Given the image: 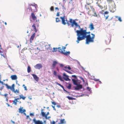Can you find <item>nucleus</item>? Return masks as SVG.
I'll return each instance as SVG.
<instances>
[{"instance_id":"62","label":"nucleus","mask_w":124,"mask_h":124,"mask_svg":"<svg viewBox=\"0 0 124 124\" xmlns=\"http://www.w3.org/2000/svg\"><path fill=\"white\" fill-rule=\"evenodd\" d=\"M11 122L13 123V124H15V122L14 121H12V120H11Z\"/></svg>"},{"instance_id":"43","label":"nucleus","mask_w":124,"mask_h":124,"mask_svg":"<svg viewBox=\"0 0 124 124\" xmlns=\"http://www.w3.org/2000/svg\"><path fill=\"white\" fill-rule=\"evenodd\" d=\"M107 39H106L105 40V41L106 42V43H108V42L109 43L110 42V39H108L107 40Z\"/></svg>"},{"instance_id":"61","label":"nucleus","mask_w":124,"mask_h":124,"mask_svg":"<svg viewBox=\"0 0 124 124\" xmlns=\"http://www.w3.org/2000/svg\"><path fill=\"white\" fill-rule=\"evenodd\" d=\"M57 107H58V108H60L61 107L60 106V105H58L57 106Z\"/></svg>"},{"instance_id":"48","label":"nucleus","mask_w":124,"mask_h":124,"mask_svg":"<svg viewBox=\"0 0 124 124\" xmlns=\"http://www.w3.org/2000/svg\"><path fill=\"white\" fill-rule=\"evenodd\" d=\"M89 7L90 8L91 10L93 9H94L93 8V6H89Z\"/></svg>"},{"instance_id":"17","label":"nucleus","mask_w":124,"mask_h":124,"mask_svg":"<svg viewBox=\"0 0 124 124\" xmlns=\"http://www.w3.org/2000/svg\"><path fill=\"white\" fill-rule=\"evenodd\" d=\"M89 27L90 28V30H92L94 29L93 25L92 23H90V25H89Z\"/></svg>"},{"instance_id":"3","label":"nucleus","mask_w":124,"mask_h":124,"mask_svg":"<svg viewBox=\"0 0 124 124\" xmlns=\"http://www.w3.org/2000/svg\"><path fill=\"white\" fill-rule=\"evenodd\" d=\"M91 34L92 35L91 36L90 34L87 35L85 37L86 38V43L87 44H89L90 42H94V39L95 37V35L93 33H91Z\"/></svg>"},{"instance_id":"16","label":"nucleus","mask_w":124,"mask_h":124,"mask_svg":"<svg viewBox=\"0 0 124 124\" xmlns=\"http://www.w3.org/2000/svg\"><path fill=\"white\" fill-rule=\"evenodd\" d=\"M109 13L108 11H107L105 12L104 13V15L106 19H107L108 18L109 16L108 14Z\"/></svg>"},{"instance_id":"10","label":"nucleus","mask_w":124,"mask_h":124,"mask_svg":"<svg viewBox=\"0 0 124 124\" xmlns=\"http://www.w3.org/2000/svg\"><path fill=\"white\" fill-rule=\"evenodd\" d=\"M5 85L6 86L7 88L8 89H10L12 91L13 89H14V87H15V85L14 84H13L12 85L11 87L9 86L7 84H5Z\"/></svg>"},{"instance_id":"2","label":"nucleus","mask_w":124,"mask_h":124,"mask_svg":"<svg viewBox=\"0 0 124 124\" xmlns=\"http://www.w3.org/2000/svg\"><path fill=\"white\" fill-rule=\"evenodd\" d=\"M65 16H64L63 17H61L60 18L61 19L62 23L64 25H65L67 23L68 26L70 25L71 23V26L73 27L74 25L75 26V28L78 27L79 28H80V26L77 23H76L75 20H72V19H70L69 21L68 22L67 18H65Z\"/></svg>"},{"instance_id":"31","label":"nucleus","mask_w":124,"mask_h":124,"mask_svg":"<svg viewBox=\"0 0 124 124\" xmlns=\"http://www.w3.org/2000/svg\"><path fill=\"white\" fill-rule=\"evenodd\" d=\"M113 8H112V9L111 10V11L112 12H114L116 10V6L115 5H113Z\"/></svg>"},{"instance_id":"38","label":"nucleus","mask_w":124,"mask_h":124,"mask_svg":"<svg viewBox=\"0 0 124 124\" xmlns=\"http://www.w3.org/2000/svg\"><path fill=\"white\" fill-rule=\"evenodd\" d=\"M60 21V20H59L58 17H56V22H58Z\"/></svg>"},{"instance_id":"13","label":"nucleus","mask_w":124,"mask_h":124,"mask_svg":"<svg viewBox=\"0 0 124 124\" xmlns=\"http://www.w3.org/2000/svg\"><path fill=\"white\" fill-rule=\"evenodd\" d=\"M77 86L75 87V89L76 90H78L82 88V86L81 85H76Z\"/></svg>"},{"instance_id":"14","label":"nucleus","mask_w":124,"mask_h":124,"mask_svg":"<svg viewBox=\"0 0 124 124\" xmlns=\"http://www.w3.org/2000/svg\"><path fill=\"white\" fill-rule=\"evenodd\" d=\"M32 75L33 76L34 79L37 82H38L39 81V78L37 76L34 74H32Z\"/></svg>"},{"instance_id":"27","label":"nucleus","mask_w":124,"mask_h":124,"mask_svg":"<svg viewBox=\"0 0 124 124\" xmlns=\"http://www.w3.org/2000/svg\"><path fill=\"white\" fill-rule=\"evenodd\" d=\"M32 27L34 29V31L35 32H36L37 31V30L36 29V27L35 26V23H33V25L32 26Z\"/></svg>"},{"instance_id":"20","label":"nucleus","mask_w":124,"mask_h":124,"mask_svg":"<svg viewBox=\"0 0 124 124\" xmlns=\"http://www.w3.org/2000/svg\"><path fill=\"white\" fill-rule=\"evenodd\" d=\"M12 92H14L15 93L17 94L16 93H19V89H16L15 90V87H14V89H13L12 91Z\"/></svg>"},{"instance_id":"30","label":"nucleus","mask_w":124,"mask_h":124,"mask_svg":"<svg viewBox=\"0 0 124 124\" xmlns=\"http://www.w3.org/2000/svg\"><path fill=\"white\" fill-rule=\"evenodd\" d=\"M89 5L87 4L85 5V7L87 11H88L89 10Z\"/></svg>"},{"instance_id":"56","label":"nucleus","mask_w":124,"mask_h":124,"mask_svg":"<svg viewBox=\"0 0 124 124\" xmlns=\"http://www.w3.org/2000/svg\"><path fill=\"white\" fill-rule=\"evenodd\" d=\"M52 106L53 108L54 109V110H55V111H56V109H55V107L54 106H53V105H52Z\"/></svg>"},{"instance_id":"35","label":"nucleus","mask_w":124,"mask_h":124,"mask_svg":"<svg viewBox=\"0 0 124 124\" xmlns=\"http://www.w3.org/2000/svg\"><path fill=\"white\" fill-rule=\"evenodd\" d=\"M68 85V86L67 87L68 89H70L71 87V84H70L69 83Z\"/></svg>"},{"instance_id":"46","label":"nucleus","mask_w":124,"mask_h":124,"mask_svg":"<svg viewBox=\"0 0 124 124\" xmlns=\"http://www.w3.org/2000/svg\"><path fill=\"white\" fill-rule=\"evenodd\" d=\"M53 74L54 75H55V76H56L57 75L56 72L55 71H54Z\"/></svg>"},{"instance_id":"51","label":"nucleus","mask_w":124,"mask_h":124,"mask_svg":"<svg viewBox=\"0 0 124 124\" xmlns=\"http://www.w3.org/2000/svg\"><path fill=\"white\" fill-rule=\"evenodd\" d=\"M30 115L31 116H34L33 113H31L30 114Z\"/></svg>"},{"instance_id":"53","label":"nucleus","mask_w":124,"mask_h":124,"mask_svg":"<svg viewBox=\"0 0 124 124\" xmlns=\"http://www.w3.org/2000/svg\"><path fill=\"white\" fill-rule=\"evenodd\" d=\"M4 86L3 85L1 87H0V90H2L4 88Z\"/></svg>"},{"instance_id":"55","label":"nucleus","mask_w":124,"mask_h":124,"mask_svg":"<svg viewBox=\"0 0 124 124\" xmlns=\"http://www.w3.org/2000/svg\"><path fill=\"white\" fill-rule=\"evenodd\" d=\"M52 104L54 105H56V103H55V102H52Z\"/></svg>"},{"instance_id":"26","label":"nucleus","mask_w":124,"mask_h":124,"mask_svg":"<svg viewBox=\"0 0 124 124\" xmlns=\"http://www.w3.org/2000/svg\"><path fill=\"white\" fill-rule=\"evenodd\" d=\"M96 5L97 6H98L101 9L103 8V7L100 4L98 3L97 2L96 3Z\"/></svg>"},{"instance_id":"12","label":"nucleus","mask_w":124,"mask_h":124,"mask_svg":"<svg viewBox=\"0 0 124 124\" xmlns=\"http://www.w3.org/2000/svg\"><path fill=\"white\" fill-rule=\"evenodd\" d=\"M26 110L25 109H23V107H20V108L19 109V113H21L22 114Z\"/></svg>"},{"instance_id":"29","label":"nucleus","mask_w":124,"mask_h":124,"mask_svg":"<svg viewBox=\"0 0 124 124\" xmlns=\"http://www.w3.org/2000/svg\"><path fill=\"white\" fill-rule=\"evenodd\" d=\"M58 85H59L60 86H61V87H62L63 88V90L64 91L66 92L67 93H70L69 92H68L66 90H65L63 86H62V85L61 84H59Z\"/></svg>"},{"instance_id":"24","label":"nucleus","mask_w":124,"mask_h":124,"mask_svg":"<svg viewBox=\"0 0 124 124\" xmlns=\"http://www.w3.org/2000/svg\"><path fill=\"white\" fill-rule=\"evenodd\" d=\"M18 98H17L14 100V101H13V103H14L15 105H16L17 104V102L18 101L17 100H18Z\"/></svg>"},{"instance_id":"34","label":"nucleus","mask_w":124,"mask_h":124,"mask_svg":"<svg viewBox=\"0 0 124 124\" xmlns=\"http://www.w3.org/2000/svg\"><path fill=\"white\" fill-rule=\"evenodd\" d=\"M31 71V68L30 67L28 66L27 68V72L28 73H30Z\"/></svg>"},{"instance_id":"9","label":"nucleus","mask_w":124,"mask_h":124,"mask_svg":"<svg viewBox=\"0 0 124 124\" xmlns=\"http://www.w3.org/2000/svg\"><path fill=\"white\" fill-rule=\"evenodd\" d=\"M31 19L33 20H36V22H37V17L35 14L33 13H32L31 15Z\"/></svg>"},{"instance_id":"19","label":"nucleus","mask_w":124,"mask_h":124,"mask_svg":"<svg viewBox=\"0 0 124 124\" xmlns=\"http://www.w3.org/2000/svg\"><path fill=\"white\" fill-rule=\"evenodd\" d=\"M19 96L20 97L19 98H18L19 100L22 99L23 100H24L26 98V97L25 96H24L22 94L21 95H20Z\"/></svg>"},{"instance_id":"23","label":"nucleus","mask_w":124,"mask_h":124,"mask_svg":"<svg viewBox=\"0 0 124 124\" xmlns=\"http://www.w3.org/2000/svg\"><path fill=\"white\" fill-rule=\"evenodd\" d=\"M93 2V0H86V3L87 4L90 5Z\"/></svg>"},{"instance_id":"33","label":"nucleus","mask_w":124,"mask_h":124,"mask_svg":"<svg viewBox=\"0 0 124 124\" xmlns=\"http://www.w3.org/2000/svg\"><path fill=\"white\" fill-rule=\"evenodd\" d=\"M58 79L61 81H63V80H62V78L61 75H58Z\"/></svg>"},{"instance_id":"5","label":"nucleus","mask_w":124,"mask_h":124,"mask_svg":"<svg viewBox=\"0 0 124 124\" xmlns=\"http://www.w3.org/2000/svg\"><path fill=\"white\" fill-rule=\"evenodd\" d=\"M65 47L62 46V49L61 47H59L57 48V49L58 50V51L61 53L65 55H67L70 54L69 51L65 52V49H66Z\"/></svg>"},{"instance_id":"18","label":"nucleus","mask_w":124,"mask_h":124,"mask_svg":"<svg viewBox=\"0 0 124 124\" xmlns=\"http://www.w3.org/2000/svg\"><path fill=\"white\" fill-rule=\"evenodd\" d=\"M35 35V33H33V34L31 36V37L30 41L31 42L32 41L33 39L34 38Z\"/></svg>"},{"instance_id":"32","label":"nucleus","mask_w":124,"mask_h":124,"mask_svg":"<svg viewBox=\"0 0 124 124\" xmlns=\"http://www.w3.org/2000/svg\"><path fill=\"white\" fill-rule=\"evenodd\" d=\"M66 97L68 98L69 100H75V99L74 98L70 97L69 96H67Z\"/></svg>"},{"instance_id":"28","label":"nucleus","mask_w":124,"mask_h":124,"mask_svg":"<svg viewBox=\"0 0 124 124\" xmlns=\"http://www.w3.org/2000/svg\"><path fill=\"white\" fill-rule=\"evenodd\" d=\"M0 55L6 59L7 58V56L5 53H0Z\"/></svg>"},{"instance_id":"60","label":"nucleus","mask_w":124,"mask_h":124,"mask_svg":"<svg viewBox=\"0 0 124 124\" xmlns=\"http://www.w3.org/2000/svg\"><path fill=\"white\" fill-rule=\"evenodd\" d=\"M49 114V112H47L46 114V116H47Z\"/></svg>"},{"instance_id":"41","label":"nucleus","mask_w":124,"mask_h":124,"mask_svg":"<svg viewBox=\"0 0 124 124\" xmlns=\"http://www.w3.org/2000/svg\"><path fill=\"white\" fill-rule=\"evenodd\" d=\"M23 87L24 88V90H27V87L26 86H25V85L24 84L23 85Z\"/></svg>"},{"instance_id":"49","label":"nucleus","mask_w":124,"mask_h":124,"mask_svg":"<svg viewBox=\"0 0 124 124\" xmlns=\"http://www.w3.org/2000/svg\"><path fill=\"white\" fill-rule=\"evenodd\" d=\"M51 118V117L50 116H49L48 117H47V116H46V117H45V118L46 119H49Z\"/></svg>"},{"instance_id":"36","label":"nucleus","mask_w":124,"mask_h":124,"mask_svg":"<svg viewBox=\"0 0 124 124\" xmlns=\"http://www.w3.org/2000/svg\"><path fill=\"white\" fill-rule=\"evenodd\" d=\"M46 46H48V48H47V49H50L51 48V45L50 44H48V45H46L45 46L46 47Z\"/></svg>"},{"instance_id":"64","label":"nucleus","mask_w":124,"mask_h":124,"mask_svg":"<svg viewBox=\"0 0 124 124\" xmlns=\"http://www.w3.org/2000/svg\"><path fill=\"white\" fill-rule=\"evenodd\" d=\"M55 83L56 84H57V85H58L59 84V83H58L57 82H55Z\"/></svg>"},{"instance_id":"39","label":"nucleus","mask_w":124,"mask_h":124,"mask_svg":"<svg viewBox=\"0 0 124 124\" xmlns=\"http://www.w3.org/2000/svg\"><path fill=\"white\" fill-rule=\"evenodd\" d=\"M116 18H118V20L120 22H121L122 21V20L121 19V18L120 17H118L117 16H116Z\"/></svg>"},{"instance_id":"11","label":"nucleus","mask_w":124,"mask_h":124,"mask_svg":"<svg viewBox=\"0 0 124 124\" xmlns=\"http://www.w3.org/2000/svg\"><path fill=\"white\" fill-rule=\"evenodd\" d=\"M35 69H40L42 67V66L41 64L39 63L37 64L34 66Z\"/></svg>"},{"instance_id":"21","label":"nucleus","mask_w":124,"mask_h":124,"mask_svg":"<svg viewBox=\"0 0 124 124\" xmlns=\"http://www.w3.org/2000/svg\"><path fill=\"white\" fill-rule=\"evenodd\" d=\"M58 63V62L56 61H54L53 62V63L52 65V67L53 68H55V66Z\"/></svg>"},{"instance_id":"54","label":"nucleus","mask_w":124,"mask_h":124,"mask_svg":"<svg viewBox=\"0 0 124 124\" xmlns=\"http://www.w3.org/2000/svg\"><path fill=\"white\" fill-rule=\"evenodd\" d=\"M60 12H58L57 13V14H56V16H60Z\"/></svg>"},{"instance_id":"50","label":"nucleus","mask_w":124,"mask_h":124,"mask_svg":"<svg viewBox=\"0 0 124 124\" xmlns=\"http://www.w3.org/2000/svg\"><path fill=\"white\" fill-rule=\"evenodd\" d=\"M59 65L60 67H61L62 68L64 67L63 65L62 64H59Z\"/></svg>"},{"instance_id":"4","label":"nucleus","mask_w":124,"mask_h":124,"mask_svg":"<svg viewBox=\"0 0 124 124\" xmlns=\"http://www.w3.org/2000/svg\"><path fill=\"white\" fill-rule=\"evenodd\" d=\"M88 14L90 16H96L97 18H99L100 17L99 14H97L95 9H93V10H89L88 12Z\"/></svg>"},{"instance_id":"7","label":"nucleus","mask_w":124,"mask_h":124,"mask_svg":"<svg viewBox=\"0 0 124 124\" xmlns=\"http://www.w3.org/2000/svg\"><path fill=\"white\" fill-rule=\"evenodd\" d=\"M33 122L35 124H43L44 123L42 121L40 120H36L35 118L33 119Z\"/></svg>"},{"instance_id":"63","label":"nucleus","mask_w":124,"mask_h":124,"mask_svg":"<svg viewBox=\"0 0 124 124\" xmlns=\"http://www.w3.org/2000/svg\"><path fill=\"white\" fill-rule=\"evenodd\" d=\"M0 83H1L2 85H4L3 82L2 81H1V82Z\"/></svg>"},{"instance_id":"58","label":"nucleus","mask_w":124,"mask_h":124,"mask_svg":"<svg viewBox=\"0 0 124 124\" xmlns=\"http://www.w3.org/2000/svg\"><path fill=\"white\" fill-rule=\"evenodd\" d=\"M67 68L69 70H70L71 69V68L70 66H68L67 67Z\"/></svg>"},{"instance_id":"57","label":"nucleus","mask_w":124,"mask_h":124,"mask_svg":"<svg viewBox=\"0 0 124 124\" xmlns=\"http://www.w3.org/2000/svg\"><path fill=\"white\" fill-rule=\"evenodd\" d=\"M72 76L73 77H74L75 78H77V77L75 75H72Z\"/></svg>"},{"instance_id":"6","label":"nucleus","mask_w":124,"mask_h":124,"mask_svg":"<svg viewBox=\"0 0 124 124\" xmlns=\"http://www.w3.org/2000/svg\"><path fill=\"white\" fill-rule=\"evenodd\" d=\"M30 6H31L30 8H28V9H31V11L32 12H35L37 11V4L34 5H30Z\"/></svg>"},{"instance_id":"42","label":"nucleus","mask_w":124,"mask_h":124,"mask_svg":"<svg viewBox=\"0 0 124 124\" xmlns=\"http://www.w3.org/2000/svg\"><path fill=\"white\" fill-rule=\"evenodd\" d=\"M53 52H56L57 51V50L58 49L57 48H53Z\"/></svg>"},{"instance_id":"37","label":"nucleus","mask_w":124,"mask_h":124,"mask_svg":"<svg viewBox=\"0 0 124 124\" xmlns=\"http://www.w3.org/2000/svg\"><path fill=\"white\" fill-rule=\"evenodd\" d=\"M107 1L108 4L111 3L113 2V1L112 0H107Z\"/></svg>"},{"instance_id":"22","label":"nucleus","mask_w":124,"mask_h":124,"mask_svg":"<svg viewBox=\"0 0 124 124\" xmlns=\"http://www.w3.org/2000/svg\"><path fill=\"white\" fill-rule=\"evenodd\" d=\"M43 109H42L41 110V115L42 116L45 117H46V113L43 112Z\"/></svg>"},{"instance_id":"8","label":"nucleus","mask_w":124,"mask_h":124,"mask_svg":"<svg viewBox=\"0 0 124 124\" xmlns=\"http://www.w3.org/2000/svg\"><path fill=\"white\" fill-rule=\"evenodd\" d=\"M63 78L66 81L70 80L69 78V76L66 75L65 73H63Z\"/></svg>"},{"instance_id":"45","label":"nucleus","mask_w":124,"mask_h":124,"mask_svg":"<svg viewBox=\"0 0 124 124\" xmlns=\"http://www.w3.org/2000/svg\"><path fill=\"white\" fill-rule=\"evenodd\" d=\"M8 95V94H5L4 95H2L4 96L5 97V98L7 100L8 98L7 97V96Z\"/></svg>"},{"instance_id":"47","label":"nucleus","mask_w":124,"mask_h":124,"mask_svg":"<svg viewBox=\"0 0 124 124\" xmlns=\"http://www.w3.org/2000/svg\"><path fill=\"white\" fill-rule=\"evenodd\" d=\"M63 70H65V71L69 73H71V72L69 71H68V70H65V69H63Z\"/></svg>"},{"instance_id":"1","label":"nucleus","mask_w":124,"mask_h":124,"mask_svg":"<svg viewBox=\"0 0 124 124\" xmlns=\"http://www.w3.org/2000/svg\"><path fill=\"white\" fill-rule=\"evenodd\" d=\"M79 30H76V28H75L74 30L77 33V35L78 36L77 38V40L76 41L78 43H79V42L80 40L84 39L85 37L87 36L86 35L87 34H90V31L87 32L86 30H84L83 28H79Z\"/></svg>"},{"instance_id":"59","label":"nucleus","mask_w":124,"mask_h":124,"mask_svg":"<svg viewBox=\"0 0 124 124\" xmlns=\"http://www.w3.org/2000/svg\"><path fill=\"white\" fill-rule=\"evenodd\" d=\"M29 118V115H27L26 116V119H28Z\"/></svg>"},{"instance_id":"52","label":"nucleus","mask_w":124,"mask_h":124,"mask_svg":"<svg viewBox=\"0 0 124 124\" xmlns=\"http://www.w3.org/2000/svg\"><path fill=\"white\" fill-rule=\"evenodd\" d=\"M55 9L56 11V10H57V11H59V9L58 7H55Z\"/></svg>"},{"instance_id":"44","label":"nucleus","mask_w":124,"mask_h":124,"mask_svg":"<svg viewBox=\"0 0 124 124\" xmlns=\"http://www.w3.org/2000/svg\"><path fill=\"white\" fill-rule=\"evenodd\" d=\"M87 89L88 91H90V92H91V88H90L89 87H87Z\"/></svg>"},{"instance_id":"25","label":"nucleus","mask_w":124,"mask_h":124,"mask_svg":"<svg viewBox=\"0 0 124 124\" xmlns=\"http://www.w3.org/2000/svg\"><path fill=\"white\" fill-rule=\"evenodd\" d=\"M72 81H73V84L75 85H77L78 83L77 81V80L74 79H72Z\"/></svg>"},{"instance_id":"15","label":"nucleus","mask_w":124,"mask_h":124,"mask_svg":"<svg viewBox=\"0 0 124 124\" xmlns=\"http://www.w3.org/2000/svg\"><path fill=\"white\" fill-rule=\"evenodd\" d=\"M10 78L12 80H16L17 78V76L15 75H11Z\"/></svg>"},{"instance_id":"40","label":"nucleus","mask_w":124,"mask_h":124,"mask_svg":"<svg viewBox=\"0 0 124 124\" xmlns=\"http://www.w3.org/2000/svg\"><path fill=\"white\" fill-rule=\"evenodd\" d=\"M50 10L51 11H54V7L53 6H51L50 8Z\"/></svg>"}]
</instances>
